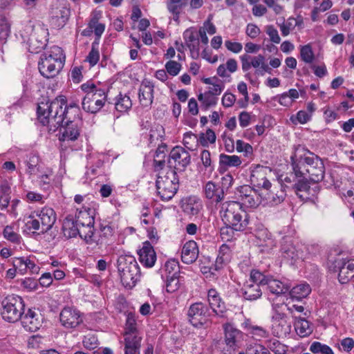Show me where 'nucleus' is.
Returning a JSON list of instances; mask_svg holds the SVG:
<instances>
[{"instance_id": "nucleus-50", "label": "nucleus", "mask_w": 354, "mask_h": 354, "mask_svg": "<svg viewBox=\"0 0 354 354\" xmlns=\"http://www.w3.org/2000/svg\"><path fill=\"white\" fill-rule=\"evenodd\" d=\"M300 57L306 64H312L314 62L315 55L310 44L301 46Z\"/></svg>"}, {"instance_id": "nucleus-63", "label": "nucleus", "mask_w": 354, "mask_h": 354, "mask_svg": "<svg viewBox=\"0 0 354 354\" xmlns=\"http://www.w3.org/2000/svg\"><path fill=\"white\" fill-rule=\"evenodd\" d=\"M160 130H162V127L158 128H152L149 131V146L152 147L156 144V142L159 140L160 138H162V136L160 133Z\"/></svg>"}, {"instance_id": "nucleus-31", "label": "nucleus", "mask_w": 354, "mask_h": 354, "mask_svg": "<svg viewBox=\"0 0 354 354\" xmlns=\"http://www.w3.org/2000/svg\"><path fill=\"white\" fill-rule=\"evenodd\" d=\"M241 292L244 299L248 301L257 300L262 295V291L259 285L248 281L244 283Z\"/></svg>"}, {"instance_id": "nucleus-51", "label": "nucleus", "mask_w": 354, "mask_h": 354, "mask_svg": "<svg viewBox=\"0 0 354 354\" xmlns=\"http://www.w3.org/2000/svg\"><path fill=\"white\" fill-rule=\"evenodd\" d=\"M184 146L191 151H194L198 145L197 135L192 132H186L183 140Z\"/></svg>"}, {"instance_id": "nucleus-12", "label": "nucleus", "mask_w": 354, "mask_h": 354, "mask_svg": "<svg viewBox=\"0 0 354 354\" xmlns=\"http://www.w3.org/2000/svg\"><path fill=\"white\" fill-rule=\"evenodd\" d=\"M172 161L174 162V169L184 171L191 162V156L183 147L176 146L169 153L168 162L172 164Z\"/></svg>"}, {"instance_id": "nucleus-55", "label": "nucleus", "mask_w": 354, "mask_h": 354, "mask_svg": "<svg viewBox=\"0 0 354 354\" xmlns=\"http://www.w3.org/2000/svg\"><path fill=\"white\" fill-rule=\"evenodd\" d=\"M165 275H178L179 274V265L178 263L174 260L168 261L165 263L164 267Z\"/></svg>"}, {"instance_id": "nucleus-59", "label": "nucleus", "mask_w": 354, "mask_h": 354, "mask_svg": "<svg viewBox=\"0 0 354 354\" xmlns=\"http://www.w3.org/2000/svg\"><path fill=\"white\" fill-rule=\"evenodd\" d=\"M297 178L299 179H298L297 182L293 185V189L296 194H298L299 192H307L310 188V185L309 182L306 178V176H304V177Z\"/></svg>"}, {"instance_id": "nucleus-64", "label": "nucleus", "mask_w": 354, "mask_h": 354, "mask_svg": "<svg viewBox=\"0 0 354 354\" xmlns=\"http://www.w3.org/2000/svg\"><path fill=\"white\" fill-rule=\"evenodd\" d=\"M266 32L269 36L270 39L274 44H279L281 38L279 35L278 30L272 25H268L266 27Z\"/></svg>"}, {"instance_id": "nucleus-43", "label": "nucleus", "mask_w": 354, "mask_h": 354, "mask_svg": "<svg viewBox=\"0 0 354 354\" xmlns=\"http://www.w3.org/2000/svg\"><path fill=\"white\" fill-rule=\"evenodd\" d=\"M197 136L198 145H201L204 147H207L209 145L214 144L216 142V134L211 129H207L205 133H200Z\"/></svg>"}, {"instance_id": "nucleus-5", "label": "nucleus", "mask_w": 354, "mask_h": 354, "mask_svg": "<svg viewBox=\"0 0 354 354\" xmlns=\"http://www.w3.org/2000/svg\"><path fill=\"white\" fill-rule=\"evenodd\" d=\"M24 306V300L21 297L15 295H8L1 301V317L6 322L15 323L21 318Z\"/></svg>"}, {"instance_id": "nucleus-21", "label": "nucleus", "mask_w": 354, "mask_h": 354, "mask_svg": "<svg viewBox=\"0 0 354 354\" xmlns=\"http://www.w3.org/2000/svg\"><path fill=\"white\" fill-rule=\"evenodd\" d=\"M77 122L65 121L59 128L60 141H75L80 134V129Z\"/></svg>"}, {"instance_id": "nucleus-8", "label": "nucleus", "mask_w": 354, "mask_h": 354, "mask_svg": "<svg viewBox=\"0 0 354 354\" xmlns=\"http://www.w3.org/2000/svg\"><path fill=\"white\" fill-rule=\"evenodd\" d=\"M328 268L334 272H338L340 283L346 284L354 277V259H335L328 262Z\"/></svg>"}, {"instance_id": "nucleus-4", "label": "nucleus", "mask_w": 354, "mask_h": 354, "mask_svg": "<svg viewBox=\"0 0 354 354\" xmlns=\"http://www.w3.org/2000/svg\"><path fill=\"white\" fill-rule=\"evenodd\" d=\"M188 322L195 328L207 329L212 326V320L209 307L201 301L191 304L187 310Z\"/></svg>"}, {"instance_id": "nucleus-2", "label": "nucleus", "mask_w": 354, "mask_h": 354, "mask_svg": "<svg viewBox=\"0 0 354 354\" xmlns=\"http://www.w3.org/2000/svg\"><path fill=\"white\" fill-rule=\"evenodd\" d=\"M220 215L225 225L232 226L237 231H244L249 224V216L239 202H224L221 207Z\"/></svg>"}, {"instance_id": "nucleus-41", "label": "nucleus", "mask_w": 354, "mask_h": 354, "mask_svg": "<svg viewBox=\"0 0 354 354\" xmlns=\"http://www.w3.org/2000/svg\"><path fill=\"white\" fill-rule=\"evenodd\" d=\"M198 100L201 102V107L203 110L207 111L210 107L214 106L218 102V97L207 93L206 91L203 93H200L198 95Z\"/></svg>"}, {"instance_id": "nucleus-35", "label": "nucleus", "mask_w": 354, "mask_h": 354, "mask_svg": "<svg viewBox=\"0 0 354 354\" xmlns=\"http://www.w3.org/2000/svg\"><path fill=\"white\" fill-rule=\"evenodd\" d=\"M101 17V11H94L88 23V28H93V30L94 31V33L97 37L95 39L97 41L99 40L100 37L105 30L104 24L98 22Z\"/></svg>"}, {"instance_id": "nucleus-56", "label": "nucleus", "mask_w": 354, "mask_h": 354, "mask_svg": "<svg viewBox=\"0 0 354 354\" xmlns=\"http://www.w3.org/2000/svg\"><path fill=\"white\" fill-rule=\"evenodd\" d=\"M165 69L168 75L171 76H176L181 70L182 66L176 61H168L165 65Z\"/></svg>"}, {"instance_id": "nucleus-7", "label": "nucleus", "mask_w": 354, "mask_h": 354, "mask_svg": "<svg viewBox=\"0 0 354 354\" xmlns=\"http://www.w3.org/2000/svg\"><path fill=\"white\" fill-rule=\"evenodd\" d=\"M314 153L305 148L304 146L297 145L290 156L292 167L295 177H304L307 175V169L313 162Z\"/></svg>"}, {"instance_id": "nucleus-9", "label": "nucleus", "mask_w": 354, "mask_h": 354, "mask_svg": "<svg viewBox=\"0 0 354 354\" xmlns=\"http://www.w3.org/2000/svg\"><path fill=\"white\" fill-rule=\"evenodd\" d=\"M106 98L107 92L104 88L86 94L82 102V109L87 113H96L104 106Z\"/></svg>"}, {"instance_id": "nucleus-3", "label": "nucleus", "mask_w": 354, "mask_h": 354, "mask_svg": "<svg viewBox=\"0 0 354 354\" xmlns=\"http://www.w3.org/2000/svg\"><path fill=\"white\" fill-rule=\"evenodd\" d=\"M117 268L122 285L129 289L134 287L140 277L136 258L130 254L120 255L117 260Z\"/></svg>"}, {"instance_id": "nucleus-34", "label": "nucleus", "mask_w": 354, "mask_h": 354, "mask_svg": "<svg viewBox=\"0 0 354 354\" xmlns=\"http://www.w3.org/2000/svg\"><path fill=\"white\" fill-rule=\"evenodd\" d=\"M231 259V250L226 244H223L219 250L214 267L216 270L222 269Z\"/></svg>"}, {"instance_id": "nucleus-15", "label": "nucleus", "mask_w": 354, "mask_h": 354, "mask_svg": "<svg viewBox=\"0 0 354 354\" xmlns=\"http://www.w3.org/2000/svg\"><path fill=\"white\" fill-rule=\"evenodd\" d=\"M237 194L242 203L250 207H257L261 201L262 195L250 185H243L237 188Z\"/></svg>"}, {"instance_id": "nucleus-37", "label": "nucleus", "mask_w": 354, "mask_h": 354, "mask_svg": "<svg viewBox=\"0 0 354 354\" xmlns=\"http://www.w3.org/2000/svg\"><path fill=\"white\" fill-rule=\"evenodd\" d=\"M266 286H268V289L271 293L275 295L285 294L290 290L288 285L279 280L274 279L271 277H269Z\"/></svg>"}, {"instance_id": "nucleus-62", "label": "nucleus", "mask_w": 354, "mask_h": 354, "mask_svg": "<svg viewBox=\"0 0 354 354\" xmlns=\"http://www.w3.org/2000/svg\"><path fill=\"white\" fill-rule=\"evenodd\" d=\"M246 354H270V353L265 346L255 344L247 347Z\"/></svg>"}, {"instance_id": "nucleus-1", "label": "nucleus", "mask_w": 354, "mask_h": 354, "mask_svg": "<svg viewBox=\"0 0 354 354\" xmlns=\"http://www.w3.org/2000/svg\"><path fill=\"white\" fill-rule=\"evenodd\" d=\"M80 113L79 106L76 103L66 105V100L63 96L56 97L51 102H40L37 109L39 122L43 126L48 127L50 132H55L65 121L81 123Z\"/></svg>"}, {"instance_id": "nucleus-52", "label": "nucleus", "mask_w": 354, "mask_h": 354, "mask_svg": "<svg viewBox=\"0 0 354 354\" xmlns=\"http://www.w3.org/2000/svg\"><path fill=\"white\" fill-rule=\"evenodd\" d=\"M310 351L314 354H334L330 346L319 342H313L310 346Z\"/></svg>"}, {"instance_id": "nucleus-57", "label": "nucleus", "mask_w": 354, "mask_h": 354, "mask_svg": "<svg viewBox=\"0 0 354 354\" xmlns=\"http://www.w3.org/2000/svg\"><path fill=\"white\" fill-rule=\"evenodd\" d=\"M235 232L238 231L232 226L225 225V226L222 227L220 230V235L223 241H230L234 238Z\"/></svg>"}, {"instance_id": "nucleus-44", "label": "nucleus", "mask_w": 354, "mask_h": 354, "mask_svg": "<svg viewBox=\"0 0 354 354\" xmlns=\"http://www.w3.org/2000/svg\"><path fill=\"white\" fill-rule=\"evenodd\" d=\"M266 348L274 354H286L288 347L278 339L272 338L266 341Z\"/></svg>"}, {"instance_id": "nucleus-18", "label": "nucleus", "mask_w": 354, "mask_h": 354, "mask_svg": "<svg viewBox=\"0 0 354 354\" xmlns=\"http://www.w3.org/2000/svg\"><path fill=\"white\" fill-rule=\"evenodd\" d=\"M81 214H83V212H80L79 213V215L77 216L75 221L68 217L64 220L62 224V232L65 237L70 239L75 237L77 234H79L82 238H83L82 232L79 229V227H84L85 222L82 221Z\"/></svg>"}, {"instance_id": "nucleus-46", "label": "nucleus", "mask_w": 354, "mask_h": 354, "mask_svg": "<svg viewBox=\"0 0 354 354\" xmlns=\"http://www.w3.org/2000/svg\"><path fill=\"white\" fill-rule=\"evenodd\" d=\"M99 60V41L95 40L91 44V49L86 56L85 61L88 62L90 66L93 67L97 64Z\"/></svg>"}, {"instance_id": "nucleus-60", "label": "nucleus", "mask_w": 354, "mask_h": 354, "mask_svg": "<svg viewBox=\"0 0 354 354\" xmlns=\"http://www.w3.org/2000/svg\"><path fill=\"white\" fill-rule=\"evenodd\" d=\"M27 257H15L12 259V266L21 274L26 272Z\"/></svg>"}, {"instance_id": "nucleus-13", "label": "nucleus", "mask_w": 354, "mask_h": 354, "mask_svg": "<svg viewBox=\"0 0 354 354\" xmlns=\"http://www.w3.org/2000/svg\"><path fill=\"white\" fill-rule=\"evenodd\" d=\"M62 67L61 62L59 64L52 59L50 57H47V53L43 54L40 57V60L38 63V69L41 75L47 78H53L58 74L59 70Z\"/></svg>"}, {"instance_id": "nucleus-49", "label": "nucleus", "mask_w": 354, "mask_h": 354, "mask_svg": "<svg viewBox=\"0 0 354 354\" xmlns=\"http://www.w3.org/2000/svg\"><path fill=\"white\" fill-rule=\"evenodd\" d=\"M269 276H266L263 273L258 270H252L250 275V281L251 283H257L260 287L261 286H266Z\"/></svg>"}, {"instance_id": "nucleus-36", "label": "nucleus", "mask_w": 354, "mask_h": 354, "mask_svg": "<svg viewBox=\"0 0 354 354\" xmlns=\"http://www.w3.org/2000/svg\"><path fill=\"white\" fill-rule=\"evenodd\" d=\"M185 5L186 3L183 0H166L167 8L176 22L179 21L180 12Z\"/></svg>"}, {"instance_id": "nucleus-45", "label": "nucleus", "mask_w": 354, "mask_h": 354, "mask_svg": "<svg viewBox=\"0 0 354 354\" xmlns=\"http://www.w3.org/2000/svg\"><path fill=\"white\" fill-rule=\"evenodd\" d=\"M295 328L300 337H307L312 333L309 322L304 318H299L295 322Z\"/></svg>"}, {"instance_id": "nucleus-30", "label": "nucleus", "mask_w": 354, "mask_h": 354, "mask_svg": "<svg viewBox=\"0 0 354 354\" xmlns=\"http://www.w3.org/2000/svg\"><path fill=\"white\" fill-rule=\"evenodd\" d=\"M242 161L239 156L236 155H227L221 153L219 155V167L218 171L223 172L230 167H237L241 165Z\"/></svg>"}, {"instance_id": "nucleus-53", "label": "nucleus", "mask_w": 354, "mask_h": 354, "mask_svg": "<svg viewBox=\"0 0 354 354\" xmlns=\"http://www.w3.org/2000/svg\"><path fill=\"white\" fill-rule=\"evenodd\" d=\"M47 57H52V59H55V61L59 64L61 62V64L62 65L63 62L65 60V55L63 53V50L57 46H53L50 48V51L47 54Z\"/></svg>"}, {"instance_id": "nucleus-11", "label": "nucleus", "mask_w": 354, "mask_h": 354, "mask_svg": "<svg viewBox=\"0 0 354 354\" xmlns=\"http://www.w3.org/2000/svg\"><path fill=\"white\" fill-rule=\"evenodd\" d=\"M59 320L66 328H75L83 323L82 313L75 308L66 306L60 312Z\"/></svg>"}, {"instance_id": "nucleus-17", "label": "nucleus", "mask_w": 354, "mask_h": 354, "mask_svg": "<svg viewBox=\"0 0 354 354\" xmlns=\"http://www.w3.org/2000/svg\"><path fill=\"white\" fill-rule=\"evenodd\" d=\"M223 328L225 344L229 348L235 350L239 347V344L243 340V333L228 322L223 325Z\"/></svg>"}, {"instance_id": "nucleus-25", "label": "nucleus", "mask_w": 354, "mask_h": 354, "mask_svg": "<svg viewBox=\"0 0 354 354\" xmlns=\"http://www.w3.org/2000/svg\"><path fill=\"white\" fill-rule=\"evenodd\" d=\"M313 162L310 164L307 169V174L310 180L313 183H319L323 180L325 174V167L322 160L317 156L314 155Z\"/></svg>"}, {"instance_id": "nucleus-6", "label": "nucleus", "mask_w": 354, "mask_h": 354, "mask_svg": "<svg viewBox=\"0 0 354 354\" xmlns=\"http://www.w3.org/2000/svg\"><path fill=\"white\" fill-rule=\"evenodd\" d=\"M157 192L162 201L171 200L177 192L179 180L174 169H169L164 176H158L156 182Z\"/></svg>"}, {"instance_id": "nucleus-23", "label": "nucleus", "mask_w": 354, "mask_h": 354, "mask_svg": "<svg viewBox=\"0 0 354 354\" xmlns=\"http://www.w3.org/2000/svg\"><path fill=\"white\" fill-rule=\"evenodd\" d=\"M282 257L291 261V263L300 258L301 252L294 245L292 239L289 236L283 238L280 248Z\"/></svg>"}, {"instance_id": "nucleus-10", "label": "nucleus", "mask_w": 354, "mask_h": 354, "mask_svg": "<svg viewBox=\"0 0 354 354\" xmlns=\"http://www.w3.org/2000/svg\"><path fill=\"white\" fill-rule=\"evenodd\" d=\"M227 189H225L220 183H216L212 180L207 182L203 186V194L205 197L215 206L221 207L224 203Z\"/></svg>"}, {"instance_id": "nucleus-19", "label": "nucleus", "mask_w": 354, "mask_h": 354, "mask_svg": "<svg viewBox=\"0 0 354 354\" xmlns=\"http://www.w3.org/2000/svg\"><path fill=\"white\" fill-rule=\"evenodd\" d=\"M154 85L149 80L142 81L138 90V100L144 108H149L153 100Z\"/></svg>"}, {"instance_id": "nucleus-47", "label": "nucleus", "mask_w": 354, "mask_h": 354, "mask_svg": "<svg viewBox=\"0 0 354 354\" xmlns=\"http://www.w3.org/2000/svg\"><path fill=\"white\" fill-rule=\"evenodd\" d=\"M181 280L180 275H167L166 277V290L172 293L178 290L180 286Z\"/></svg>"}, {"instance_id": "nucleus-14", "label": "nucleus", "mask_w": 354, "mask_h": 354, "mask_svg": "<svg viewBox=\"0 0 354 354\" xmlns=\"http://www.w3.org/2000/svg\"><path fill=\"white\" fill-rule=\"evenodd\" d=\"M286 187L277 182L275 184H272L270 189H266L261 193L262 198L270 205H277L283 201L286 196Z\"/></svg>"}, {"instance_id": "nucleus-27", "label": "nucleus", "mask_w": 354, "mask_h": 354, "mask_svg": "<svg viewBox=\"0 0 354 354\" xmlns=\"http://www.w3.org/2000/svg\"><path fill=\"white\" fill-rule=\"evenodd\" d=\"M140 262L147 268H151L156 261V252L149 241L142 243V247L138 252Z\"/></svg>"}, {"instance_id": "nucleus-58", "label": "nucleus", "mask_w": 354, "mask_h": 354, "mask_svg": "<svg viewBox=\"0 0 354 354\" xmlns=\"http://www.w3.org/2000/svg\"><path fill=\"white\" fill-rule=\"evenodd\" d=\"M3 234L5 239L12 243H17L20 241V236L13 230V228L11 226H6Z\"/></svg>"}, {"instance_id": "nucleus-42", "label": "nucleus", "mask_w": 354, "mask_h": 354, "mask_svg": "<svg viewBox=\"0 0 354 354\" xmlns=\"http://www.w3.org/2000/svg\"><path fill=\"white\" fill-rule=\"evenodd\" d=\"M27 172L30 175H39L41 173L39 157L37 155L32 154L27 161Z\"/></svg>"}, {"instance_id": "nucleus-33", "label": "nucleus", "mask_w": 354, "mask_h": 354, "mask_svg": "<svg viewBox=\"0 0 354 354\" xmlns=\"http://www.w3.org/2000/svg\"><path fill=\"white\" fill-rule=\"evenodd\" d=\"M266 170L263 168L254 171L250 177V180L254 186L261 187L263 191L266 189H270L272 183L267 179L266 176Z\"/></svg>"}, {"instance_id": "nucleus-40", "label": "nucleus", "mask_w": 354, "mask_h": 354, "mask_svg": "<svg viewBox=\"0 0 354 354\" xmlns=\"http://www.w3.org/2000/svg\"><path fill=\"white\" fill-rule=\"evenodd\" d=\"M132 106V102L130 97L127 95L120 93L115 98V109L121 113H125Z\"/></svg>"}, {"instance_id": "nucleus-54", "label": "nucleus", "mask_w": 354, "mask_h": 354, "mask_svg": "<svg viewBox=\"0 0 354 354\" xmlns=\"http://www.w3.org/2000/svg\"><path fill=\"white\" fill-rule=\"evenodd\" d=\"M10 33V26L6 18L0 19V40L5 42Z\"/></svg>"}, {"instance_id": "nucleus-16", "label": "nucleus", "mask_w": 354, "mask_h": 354, "mask_svg": "<svg viewBox=\"0 0 354 354\" xmlns=\"http://www.w3.org/2000/svg\"><path fill=\"white\" fill-rule=\"evenodd\" d=\"M207 301L214 316L220 318H226L227 308L225 302L222 300L219 293L214 288L209 289L207 292Z\"/></svg>"}, {"instance_id": "nucleus-22", "label": "nucleus", "mask_w": 354, "mask_h": 354, "mask_svg": "<svg viewBox=\"0 0 354 354\" xmlns=\"http://www.w3.org/2000/svg\"><path fill=\"white\" fill-rule=\"evenodd\" d=\"M70 16V9L64 5H58L52 8L50 12V23L61 28L65 26Z\"/></svg>"}, {"instance_id": "nucleus-28", "label": "nucleus", "mask_w": 354, "mask_h": 354, "mask_svg": "<svg viewBox=\"0 0 354 354\" xmlns=\"http://www.w3.org/2000/svg\"><path fill=\"white\" fill-rule=\"evenodd\" d=\"M124 354H140L142 336L140 333H124Z\"/></svg>"}, {"instance_id": "nucleus-26", "label": "nucleus", "mask_w": 354, "mask_h": 354, "mask_svg": "<svg viewBox=\"0 0 354 354\" xmlns=\"http://www.w3.org/2000/svg\"><path fill=\"white\" fill-rule=\"evenodd\" d=\"M183 212L189 216H196L203 208L201 199L196 196L183 198L180 201Z\"/></svg>"}, {"instance_id": "nucleus-29", "label": "nucleus", "mask_w": 354, "mask_h": 354, "mask_svg": "<svg viewBox=\"0 0 354 354\" xmlns=\"http://www.w3.org/2000/svg\"><path fill=\"white\" fill-rule=\"evenodd\" d=\"M199 250L194 241H187L181 252L182 261L186 264H191L196 261L198 257Z\"/></svg>"}, {"instance_id": "nucleus-39", "label": "nucleus", "mask_w": 354, "mask_h": 354, "mask_svg": "<svg viewBox=\"0 0 354 354\" xmlns=\"http://www.w3.org/2000/svg\"><path fill=\"white\" fill-rule=\"evenodd\" d=\"M81 214L82 218H85L87 219L86 222H85L84 226V227H86L87 231H82L83 237L87 243H91L92 242L93 236L94 235V218L93 216H90L89 214L87 212H83V214Z\"/></svg>"}, {"instance_id": "nucleus-48", "label": "nucleus", "mask_w": 354, "mask_h": 354, "mask_svg": "<svg viewBox=\"0 0 354 354\" xmlns=\"http://www.w3.org/2000/svg\"><path fill=\"white\" fill-rule=\"evenodd\" d=\"M272 330L274 335L280 337L286 335L290 330V325L287 322V319L281 320L272 324Z\"/></svg>"}, {"instance_id": "nucleus-20", "label": "nucleus", "mask_w": 354, "mask_h": 354, "mask_svg": "<svg viewBox=\"0 0 354 354\" xmlns=\"http://www.w3.org/2000/svg\"><path fill=\"white\" fill-rule=\"evenodd\" d=\"M33 214H35L41 221L40 232L42 234L48 232L56 221V214L50 207H45L40 211L34 212Z\"/></svg>"}, {"instance_id": "nucleus-38", "label": "nucleus", "mask_w": 354, "mask_h": 354, "mask_svg": "<svg viewBox=\"0 0 354 354\" xmlns=\"http://www.w3.org/2000/svg\"><path fill=\"white\" fill-rule=\"evenodd\" d=\"M310 292L311 288L308 283H301L293 287L290 290V296L292 300L299 301L306 298Z\"/></svg>"}, {"instance_id": "nucleus-32", "label": "nucleus", "mask_w": 354, "mask_h": 354, "mask_svg": "<svg viewBox=\"0 0 354 354\" xmlns=\"http://www.w3.org/2000/svg\"><path fill=\"white\" fill-rule=\"evenodd\" d=\"M240 60L241 62L242 70L245 72L250 70L251 67L255 68L260 67L263 61H266V59L262 55L251 57L248 54H244L240 56Z\"/></svg>"}, {"instance_id": "nucleus-61", "label": "nucleus", "mask_w": 354, "mask_h": 354, "mask_svg": "<svg viewBox=\"0 0 354 354\" xmlns=\"http://www.w3.org/2000/svg\"><path fill=\"white\" fill-rule=\"evenodd\" d=\"M35 214L33 212L29 216L28 220L26 222V229L29 231H32L34 233L35 231H41L40 221L38 219L35 218Z\"/></svg>"}, {"instance_id": "nucleus-24", "label": "nucleus", "mask_w": 354, "mask_h": 354, "mask_svg": "<svg viewBox=\"0 0 354 354\" xmlns=\"http://www.w3.org/2000/svg\"><path fill=\"white\" fill-rule=\"evenodd\" d=\"M21 320L24 328L27 330L35 332L41 327L42 317L40 313L28 309V312L24 315H22Z\"/></svg>"}]
</instances>
